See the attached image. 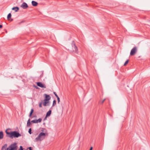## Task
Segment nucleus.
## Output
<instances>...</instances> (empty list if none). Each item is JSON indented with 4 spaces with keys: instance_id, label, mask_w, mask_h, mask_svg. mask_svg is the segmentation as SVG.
I'll return each instance as SVG.
<instances>
[{
    "instance_id": "1",
    "label": "nucleus",
    "mask_w": 150,
    "mask_h": 150,
    "mask_svg": "<svg viewBox=\"0 0 150 150\" xmlns=\"http://www.w3.org/2000/svg\"><path fill=\"white\" fill-rule=\"evenodd\" d=\"M7 144H5L2 147L1 150H16V143H14L11 144L8 148H7Z\"/></svg>"
},
{
    "instance_id": "2",
    "label": "nucleus",
    "mask_w": 150,
    "mask_h": 150,
    "mask_svg": "<svg viewBox=\"0 0 150 150\" xmlns=\"http://www.w3.org/2000/svg\"><path fill=\"white\" fill-rule=\"evenodd\" d=\"M6 132L7 134L9 135V137L11 139H13V138H18L21 136V134L16 131L8 132H7L6 130Z\"/></svg>"
},
{
    "instance_id": "3",
    "label": "nucleus",
    "mask_w": 150,
    "mask_h": 150,
    "mask_svg": "<svg viewBox=\"0 0 150 150\" xmlns=\"http://www.w3.org/2000/svg\"><path fill=\"white\" fill-rule=\"evenodd\" d=\"M46 135H47V134L42 132H40L35 139L34 141L35 142H41L45 139Z\"/></svg>"
},
{
    "instance_id": "4",
    "label": "nucleus",
    "mask_w": 150,
    "mask_h": 150,
    "mask_svg": "<svg viewBox=\"0 0 150 150\" xmlns=\"http://www.w3.org/2000/svg\"><path fill=\"white\" fill-rule=\"evenodd\" d=\"M137 51V48L136 47H134L131 50L130 52V55L133 56L134 55Z\"/></svg>"
},
{
    "instance_id": "5",
    "label": "nucleus",
    "mask_w": 150,
    "mask_h": 150,
    "mask_svg": "<svg viewBox=\"0 0 150 150\" xmlns=\"http://www.w3.org/2000/svg\"><path fill=\"white\" fill-rule=\"evenodd\" d=\"M73 51L75 53H78V49L74 43L72 44V45Z\"/></svg>"
},
{
    "instance_id": "6",
    "label": "nucleus",
    "mask_w": 150,
    "mask_h": 150,
    "mask_svg": "<svg viewBox=\"0 0 150 150\" xmlns=\"http://www.w3.org/2000/svg\"><path fill=\"white\" fill-rule=\"evenodd\" d=\"M37 84L39 87L42 88H46V86L45 85L42 84V83L40 82H38L37 83Z\"/></svg>"
},
{
    "instance_id": "7",
    "label": "nucleus",
    "mask_w": 150,
    "mask_h": 150,
    "mask_svg": "<svg viewBox=\"0 0 150 150\" xmlns=\"http://www.w3.org/2000/svg\"><path fill=\"white\" fill-rule=\"evenodd\" d=\"M28 6L27 4L25 2L23 3L21 6V7L23 9H26Z\"/></svg>"
},
{
    "instance_id": "8",
    "label": "nucleus",
    "mask_w": 150,
    "mask_h": 150,
    "mask_svg": "<svg viewBox=\"0 0 150 150\" xmlns=\"http://www.w3.org/2000/svg\"><path fill=\"white\" fill-rule=\"evenodd\" d=\"M45 96L44 99H46L47 100H49L50 99L51 97L49 95L45 94Z\"/></svg>"
},
{
    "instance_id": "9",
    "label": "nucleus",
    "mask_w": 150,
    "mask_h": 150,
    "mask_svg": "<svg viewBox=\"0 0 150 150\" xmlns=\"http://www.w3.org/2000/svg\"><path fill=\"white\" fill-rule=\"evenodd\" d=\"M32 4L33 6H37L38 4V3L37 2H36L35 1H32Z\"/></svg>"
},
{
    "instance_id": "10",
    "label": "nucleus",
    "mask_w": 150,
    "mask_h": 150,
    "mask_svg": "<svg viewBox=\"0 0 150 150\" xmlns=\"http://www.w3.org/2000/svg\"><path fill=\"white\" fill-rule=\"evenodd\" d=\"M4 137V133L2 131L0 132V139H2Z\"/></svg>"
},
{
    "instance_id": "11",
    "label": "nucleus",
    "mask_w": 150,
    "mask_h": 150,
    "mask_svg": "<svg viewBox=\"0 0 150 150\" xmlns=\"http://www.w3.org/2000/svg\"><path fill=\"white\" fill-rule=\"evenodd\" d=\"M44 101L45 103H46V104H47V106H50V103L49 102V100H47L46 99H44Z\"/></svg>"
},
{
    "instance_id": "12",
    "label": "nucleus",
    "mask_w": 150,
    "mask_h": 150,
    "mask_svg": "<svg viewBox=\"0 0 150 150\" xmlns=\"http://www.w3.org/2000/svg\"><path fill=\"white\" fill-rule=\"evenodd\" d=\"M51 110H49L48 111L46 114V117H47L49 116L51 114Z\"/></svg>"
},
{
    "instance_id": "13",
    "label": "nucleus",
    "mask_w": 150,
    "mask_h": 150,
    "mask_svg": "<svg viewBox=\"0 0 150 150\" xmlns=\"http://www.w3.org/2000/svg\"><path fill=\"white\" fill-rule=\"evenodd\" d=\"M12 10H15V12H17L19 8L17 7H14L12 8Z\"/></svg>"
},
{
    "instance_id": "14",
    "label": "nucleus",
    "mask_w": 150,
    "mask_h": 150,
    "mask_svg": "<svg viewBox=\"0 0 150 150\" xmlns=\"http://www.w3.org/2000/svg\"><path fill=\"white\" fill-rule=\"evenodd\" d=\"M30 124H31V123H30V119H29L27 121V126L28 127V126H30Z\"/></svg>"
},
{
    "instance_id": "15",
    "label": "nucleus",
    "mask_w": 150,
    "mask_h": 150,
    "mask_svg": "<svg viewBox=\"0 0 150 150\" xmlns=\"http://www.w3.org/2000/svg\"><path fill=\"white\" fill-rule=\"evenodd\" d=\"M34 111L33 109H32L31 110V111L30 112V114L29 115V116L30 117H31L32 115V114H33V112Z\"/></svg>"
},
{
    "instance_id": "16",
    "label": "nucleus",
    "mask_w": 150,
    "mask_h": 150,
    "mask_svg": "<svg viewBox=\"0 0 150 150\" xmlns=\"http://www.w3.org/2000/svg\"><path fill=\"white\" fill-rule=\"evenodd\" d=\"M11 13H9L7 16V19L8 20H9V19L11 18Z\"/></svg>"
},
{
    "instance_id": "17",
    "label": "nucleus",
    "mask_w": 150,
    "mask_h": 150,
    "mask_svg": "<svg viewBox=\"0 0 150 150\" xmlns=\"http://www.w3.org/2000/svg\"><path fill=\"white\" fill-rule=\"evenodd\" d=\"M31 122L33 123H38L37 120H33L31 121Z\"/></svg>"
},
{
    "instance_id": "18",
    "label": "nucleus",
    "mask_w": 150,
    "mask_h": 150,
    "mask_svg": "<svg viewBox=\"0 0 150 150\" xmlns=\"http://www.w3.org/2000/svg\"><path fill=\"white\" fill-rule=\"evenodd\" d=\"M56 104V101L55 100H54L53 101V103L52 105V106H54Z\"/></svg>"
},
{
    "instance_id": "19",
    "label": "nucleus",
    "mask_w": 150,
    "mask_h": 150,
    "mask_svg": "<svg viewBox=\"0 0 150 150\" xmlns=\"http://www.w3.org/2000/svg\"><path fill=\"white\" fill-rule=\"evenodd\" d=\"M105 100H106V99H104L103 100H102L101 101H100L99 102V103L100 104H102L103 103V102H104V101Z\"/></svg>"
},
{
    "instance_id": "20",
    "label": "nucleus",
    "mask_w": 150,
    "mask_h": 150,
    "mask_svg": "<svg viewBox=\"0 0 150 150\" xmlns=\"http://www.w3.org/2000/svg\"><path fill=\"white\" fill-rule=\"evenodd\" d=\"M42 120V119L41 118H40L38 120H37V121L38 122V123L40 122H41Z\"/></svg>"
},
{
    "instance_id": "21",
    "label": "nucleus",
    "mask_w": 150,
    "mask_h": 150,
    "mask_svg": "<svg viewBox=\"0 0 150 150\" xmlns=\"http://www.w3.org/2000/svg\"><path fill=\"white\" fill-rule=\"evenodd\" d=\"M128 62H129V60H127L126 62H125L124 64V66H125L128 63Z\"/></svg>"
},
{
    "instance_id": "22",
    "label": "nucleus",
    "mask_w": 150,
    "mask_h": 150,
    "mask_svg": "<svg viewBox=\"0 0 150 150\" xmlns=\"http://www.w3.org/2000/svg\"><path fill=\"white\" fill-rule=\"evenodd\" d=\"M28 132L30 134H31L32 132H31V128H30L29 129V130H28Z\"/></svg>"
},
{
    "instance_id": "23",
    "label": "nucleus",
    "mask_w": 150,
    "mask_h": 150,
    "mask_svg": "<svg viewBox=\"0 0 150 150\" xmlns=\"http://www.w3.org/2000/svg\"><path fill=\"white\" fill-rule=\"evenodd\" d=\"M43 104L44 106H47V104H46V103H45L44 102Z\"/></svg>"
},
{
    "instance_id": "24",
    "label": "nucleus",
    "mask_w": 150,
    "mask_h": 150,
    "mask_svg": "<svg viewBox=\"0 0 150 150\" xmlns=\"http://www.w3.org/2000/svg\"><path fill=\"white\" fill-rule=\"evenodd\" d=\"M39 107L40 108H42V103L41 102L40 103H39Z\"/></svg>"
},
{
    "instance_id": "25",
    "label": "nucleus",
    "mask_w": 150,
    "mask_h": 150,
    "mask_svg": "<svg viewBox=\"0 0 150 150\" xmlns=\"http://www.w3.org/2000/svg\"><path fill=\"white\" fill-rule=\"evenodd\" d=\"M57 100H58V103H59V102H60V98H59V97H57Z\"/></svg>"
},
{
    "instance_id": "26",
    "label": "nucleus",
    "mask_w": 150,
    "mask_h": 150,
    "mask_svg": "<svg viewBox=\"0 0 150 150\" xmlns=\"http://www.w3.org/2000/svg\"><path fill=\"white\" fill-rule=\"evenodd\" d=\"M54 94L55 96L57 97V98L58 97V95L56 94L55 92H54Z\"/></svg>"
},
{
    "instance_id": "27",
    "label": "nucleus",
    "mask_w": 150,
    "mask_h": 150,
    "mask_svg": "<svg viewBox=\"0 0 150 150\" xmlns=\"http://www.w3.org/2000/svg\"><path fill=\"white\" fill-rule=\"evenodd\" d=\"M26 150H32L31 147H29Z\"/></svg>"
},
{
    "instance_id": "28",
    "label": "nucleus",
    "mask_w": 150,
    "mask_h": 150,
    "mask_svg": "<svg viewBox=\"0 0 150 150\" xmlns=\"http://www.w3.org/2000/svg\"><path fill=\"white\" fill-rule=\"evenodd\" d=\"M92 149H93V147H91L90 149V150H92Z\"/></svg>"
},
{
    "instance_id": "29",
    "label": "nucleus",
    "mask_w": 150,
    "mask_h": 150,
    "mask_svg": "<svg viewBox=\"0 0 150 150\" xmlns=\"http://www.w3.org/2000/svg\"><path fill=\"white\" fill-rule=\"evenodd\" d=\"M2 27V25H0V28H1Z\"/></svg>"
}]
</instances>
